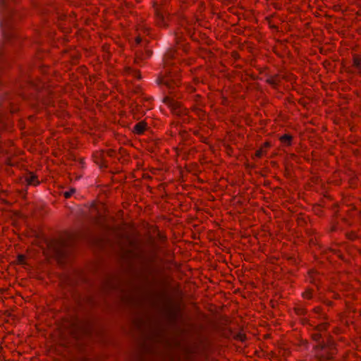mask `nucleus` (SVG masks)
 <instances>
[{
  "label": "nucleus",
  "instance_id": "1",
  "mask_svg": "<svg viewBox=\"0 0 361 361\" xmlns=\"http://www.w3.org/2000/svg\"><path fill=\"white\" fill-rule=\"evenodd\" d=\"M155 16L157 24L159 27H165L167 25V18H166L164 12L157 8L155 10Z\"/></svg>",
  "mask_w": 361,
  "mask_h": 361
},
{
  "label": "nucleus",
  "instance_id": "2",
  "mask_svg": "<svg viewBox=\"0 0 361 361\" xmlns=\"http://www.w3.org/2000/svg\"><path fill=\"white\" fill-rule=\"evenodd\" d=\"M25 180L28 185H37L39 184L37 177L32 173L27 175L25 177Z\"/></svg>",
  "mask_w": 361,
  "mask_h": 361
},
{
  "label": "nucleus",
  "instance_id": "3",
  "mask_svg": "<svg viewBox=\"0 0 361 361\" xmlns=\"http://www.w3.org/2000/svg\"><path fill=\"white\" fill-rule=\"evenodd\" d=\"M146 129V123L144 122H139L134 126L133 131L137 134H142Z\"/></svg>",
  "mask_w": 361,
  "mask_h": 361
},
{
  "label": "nucleus",
  "instance_id": "4",
  "mask_svg": "<svg viewBox=\"0 0 361 361\" xmlns=\"http://www.w3.org/2000/svg\"><path fill=\"white\" fill-rule=\"evenodd\" d=\"M269 146H270L269 142H264L263 147L262 148H260L259 149H258L255 152V156L259 158L262 157L267 152V151L264 149L269 147Z\"/></svg>",
  "mask_w": 361,
  "mask_h": 361
},
{
  "label": "nucleus",
  "instance_id": "5",
  "mask_svg": "<svg viewBox=\"0 0 361 361\" xmlns=\"http://www.w3.org/2000/svg\"><path fill=\"white\" fill-rule=\"evenodd\" d=\"M279 140L282 143L286 144L287 145H290L292 137L289 135L285 134L281 136Z\"/></svg>",
  "mask_w": 361,
  "mask_h": 361
},
{
  "label": "nucleus",
  "instance_id": "6",
  "mask_svg": "<svg viewBox=\"0 0 361 361\" xmlns=\"http://www.w3.org/2000/svg\"><path fill=\"white\" fill-rule=\"evenodd\" d=\"M353 64L355 67L361 68V59L359 56H355L353 59Z\"/></svg>",
  "mask_w": 361,
  "mask_h": 361
},
{
  "label": "nucleus",
  "instance_id": "7",
  "mask_svg": "<svg viewBox=\"0 0 361 361\" xmlns=\"http://www.w3.org/2000/svg\"><path fill=\"white\" fill-rule=\"evenodd\" d=\"M17 261L18 264H23L25 262V256L20 255L18 256Z\"/></svg>",
  "mask_w": 361,
  "mask_h": 361
},
{
  "label": "nucleus",
  "instance_id": "8",
  "mask_svg": "<svg viewBox=\"0 0 361 361\" xmlns=\"http://www.w3.org/2000/svg\"><path fill=\"white\" fill-rule=\"evenodd\" d=\"M75 192L74 189H71L69 191H66L64 192V196L66 198H68L71 196V195Z\"/></svg>",
  "mask_w": 361,
  "mask_h": 361
},
{
  "label": "nucleus",
  "instance_id": "9",
  "mask_svg": "<svg viewBox=\"0 0 361 361\" xmlns=\"http://www.w3.org/2000/svg\"><path fill=\"white\" fill-rule=\"evenodd\" d=\"M303 297L307 299H310L312 298V293L310 291H305L303 293Z\"/></svg>",
  "mask_w": 361,
  "mask_h": 361
},
{
  "label": "nucleus",
  "instance_id": "10",
  "mask_svg": "<svg viewBox=\"0 0 361 361\" xmlns=\"http://www.w3.org/2000/svg\"><path fill=\"white\" fill-rule=\"evenodd\" d=\"M135 41L137 44H139L141 42V39L138 37L136 38Z\"/></svg>",
  "mask_w": 361,
  "mask_h": 361
},
{
  "label": "nucleus",
  "instance_id": "11",
  "mask_svg": "<svg viewBox=\"0 0 361 361\" xmlns=\"http://www.w3.org/2000/svg\"><path fill=\"white\" fill-rule=\"evenodd\" d=\"M8 164H9V165H13V163H11V162H9V163H8Z\"/></svg>",
  "mask_w": 361,
  "mask_h": 361
},
{
  "label": "nucleus",
  "instance_id": "12",
  "mask_svg": "<svg viewBox=\"0 0 361 361\" xmlns=\"http://www.w3.org/2000/svg\"><path fill=\"white\" fill-rule=\"evenodd\" d=\"M317 336H318L317 335H315L314 338H315V339H317Z\"/></svg>",
  "mask_w": 361,
  "mask_h": 361
}]
</instances>
